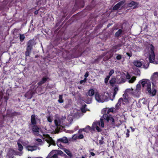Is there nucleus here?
<instances>
[{
  "label": "nucleus",
  "mask_w": 158,
  "mask_h": 158,
  "mask_svg": "<svg viewBox=\"0 0 158 158\" xmlns=\"http://www.w3.org/2000/svg\"><path fill=\"white\" fill-rule=\"evenodd\" d=\"M58 140L62 143H67L68 141L67 138L65 137H64L62 138L59 139H58Z\"/></svg>",
  "instance_id": "obj_15"
},
{
  "label": "nucleus",
  "mask_w": 158,
  "mask_h": 158,
  "mask_svg": "<svg viewBox=\"0 0 158 158\" xmlns=\"http://www.w3.org/2000/svg\"><path fill=\"white\" fill-rule=\"evenodd\" d=\"M83 131V129H80L78 131V133H81L82 132V131Z\"/></svg>",
  "instance_id": "obj_53"
},
{
  "label": "nucleus",
  "mask_w": 158,
  "mask_h": 158,
  "mask_svg": "<svg viewBox=\"0 0 158 158\" xmlns=\"http://www.w3.org/2000/svg\"><path fill=\"white\" fill-rule=\"evenodd\" d=\"M140 81L143 88L146 89L149 93L152 94V96L156 95V90L155 89H154L153 88L152 91L151 83L149 80L143 79Z\"/></svg>",
  "instance_id": "obj_2"
},
{
  "label": "nucleus",
  "mask_w": 158,
  "mask_h": 158,
  "mask_svg": "<svg viewBox=\"0 0 158 158\" xmlns=\"http://www.w3.org/2000/svg\"><path fill=\"white\" fill-rule=\"evenodd\" d=\"M86 79L85 78L84 80H81L80 81V84H82L83 82H85L86 81Z\"/></svg>",
  "instance_id": "obj_45"
},
{
  "label": "nucleus",
  "mask_w": 158,
  "mask_h": 158,
  "mask_svg": "<svg viewBox=\"0 0 158 158\" xmlns=\"http://www.w3.org/2000/svg\"><path fill=\"white\" fill-rule=\"evenodd\" d=\"M134 64L135 66L138 67H140L142 65L141 62L139 60L134 61Z\"/></svg>",
  "instance_id": "obj_18"
},
{
  "label": "nucleus",
  "mask_w": 158,
  "mask_h": 158,
  "mask_svg": "<svg viewBox=\"0 0 158 158\" xmlns=\"http://www.w3.org/2000/svg\"><path fill=\"white\" fill-rule=\"evenodd\" d=\"M110 77L107 76L105 79V82L106 83L108 82V81L110 78Z\"/></svg>",
  "instance_id": "obj_37"
},
{
  "label": "nucleus",
  "mask_w": 158,
  "mask_h": 158,
  "mask_svg": "<svg viewBox=\"0 0 158 158\" xmlns=\"http://www.w3.org/2000/svg\"><path fill=\"white\" fill-rule=\"evenodd\" d=\"M17 30L15 28L14 29V31L15 30Z\"/></svg>",
  "instance_id": "obj_62"
},
{
  "label": "nucleus",
  "mask_w": 158,
  "mask_h": 158,
  "mask_svg": "<svg viewBox=\"0 0 158 158\" xmlns=\"http://www.w3.org/2000/svg\"><path fill=\"white\" fill-rule=\"evenodd\" d=\"M90 154L92 156H94L95 155V154L94 152H90Z\"/></svg>",
  "instance_id": "obj_55"
},
{
  "label": "nucleus",
  "mask_w": 158,
  "mask_h": 158,
  "mask_svg": "<svg viewBox=\"0 0 158 158\" xmlns=\"http://www.w3.org/2000/svg\"><path fill=\"white\" fill-rule=\"evenodd\" d=\"M78 135H74L73 136V138L74 140H76L77 139H78Z\"/></svg>",
  "instance_id": "obj_48"
},
{
  "label": "nucleus",
  "mask_w": 158,
  "mask_h": 158,
  "mask_svg": "<svg viewBox=\"0 0 158 158\" xmlns=\"http://www.w3.org/2000/svg\"><path fill=\"white\" fill-rule=\"evenodd\" d=\"M113 109L110 108L108 109L107 112V114H104L103 115V118L106 120L107 122L110 123L109 127L114 128L115 127V123L114 118L108 114L110 112H113Z\"/></svg>",
  "instance_id": "obj_3"
},
{
  "label": "nucleus",
  "mask_w": 158,
  "mask_h": 158,
  "mask_svg": "<svg viewBox=\"0 0 158 158\" xmlns=\"http://www.w3.org/2000/svg\"><path fill=\"white\" fill-rule=\"evenodd\" d=\"M158 74V73L157 72H155L154 73V75H155V74Z\"/></svg>",
  "instance_id": "obj_59"
},
{
  "label": "nucleus",
  "mask_w": 158,
  "mask_h": 158,
  "mask_svg": "<svg viewBox=\"0 0 158 158\" xmlns=\"http://www.w3.org/2000/svg\"><path fill=\"white\" fill-rule=\"evenodd\" d=\"M123 101L122 98H120L118 100L117 103L115 105V107L117 109L121 105V102Z\"/></svg>",
  "instance_id": "obj_20"
},
{
  "label": "nucleus",
  "mask_w": 158,
  "mask_h": 158,
  "mask_svg": "<svg viewBox=\"0 0 158 158\" xmlns=\"http://www.w3.org/2000/svg\"><path fill=\"white\" fill-rule=\"evenodd\" d=\"M86 106V104H85L83 105L82 107H84L85 108Z\"/></svg>",
  "instance_id": "obj_58"
},
{
  "label": "nucleus",
  "mask_w": 158,
  "mask_h": 158,
  "mask_svg": "<svg viewBox=\"0 0 158 158\" xmlns=\"http://www.w3.org/2000/svg\"><path fill=\"white\" fill-rule=\"evenodd\" d=\"M102 99L103 100V102L105 101H107L109 100V99L111 100L112 101H113V99H109V98L106 95L104 94L103 95H102Z\"/></svg>",
  "instance_id": "obj_21"
},
{
  "label": "nucleus",
  "mask_w": 158,
  "mask_h": 158,
  "mask_svg": "<svg viewBox=\"0 0 158 158\" xmlns=\"http://www.w3.org/2000/svg\"><path fill=\"white\" fill-rule=\"evenodd\" d=\"M122 46V44L120 43L118 44L117 45L114 46L113 47V48L114 49H119Z\"/></svg>",
  "instance_id": "obj_27"
},
{
  "label": "nucleus",
  "mask_w": 158,
  "mask_h": 158,
  "mask_svg": "<svg viewBox=\"0 0 158 158\" xmlns=\"http://www.w3.org/2000/svg\"><path fill=\"white\" fill-rule=\"evenodd\" d=\"M127 132L126 133V138H128L129 137V136H130V134H129L130 131L128 129H127Z\"/></svg>",
  "instance_id": "obj_40"
},
{
  "label": "nucleus",
  "mask_w": 158,
  "mask_h": 158,
  "mask_svg": "<svg viewBox=\"0 0 158 158\" xmlns=\"http://www.w3.org/2000/svg\"><path fill=\"white\" fill-rule=\"evenodd\" d=\"M126 54L129 57H131L132 56V53H130L129 52H127Z\"/></svg>",
  "instance_id": "obj_47"
},
{
  "label": "nucleus",
  "mask_w": 158,
  "mask_h": 158,
  "mask_svg": "<svg viewBox=\"0 0 158 158\" xmlns=\"http://www.w3.org/2000/svg\"><path fill=\"white\" fill-rule=\"evenodd\" d=\"M117 55L116 58L117 60H120L122 58V55L119 54H117Z\"/></svg>",
  "instance_id": "obj_32"
},
{
  "label": "nucleus",
  "mask_w": 158,
  "mask_h": 158,
  "mask_svg": "<svg viewBox=\"0 0 158 158\" xmlns=\"http://www.w3.org/2000/svg\"><path fill=\"white\" fill-rule=\"evenodd\" d=\"M81 111L82 112L85 113L86 112V110L84 107H82L81 109Z\"/></svg>",
  "instance_id": "obj_44"
},
{
  "label": "nucleus",
  "mask_w": 158,
  "mask_h": 158,
  "mask_svg": "<svg viewBox=\"0 0 158 158\" xmlns=\"http://www.w3.org/2000/svg\"><path fill=\"white\" fill-rule=\"evenodd\" d=\"M57 145L59 147L61 148L63 147L62 145L61 144V142L58 140L57 142Z\"/></svg>",
  "instance_id": "obj_39"
},
{
  "label": "nucleus",
  "mask_w": 158,
  "mask_h": 158,
  "mask_svg": "<svg viewBox=\"0 0 158 158\" xmlns=\"http://www.w3.org/2000/svg\"><path fill=\"white\" fill-rule=\"evenodd\" d=\"M21 114L20 112H16V111H14L13 112H12L11 114V115L12 116H16L17 115H20Z\"/></svg>",
  "instance_id": "obj_29"
},
{
  "label": "nucleus",
  "mask_w": 158,
  "mask_h": 158,
  "mask_svg": "<svg viewBox=\"0 0 158 158\" xmlns=\"http://www.w3.org/2000/svg\"><path fill=\"white\" fill-rule=\"evenodd\" d=\"M27 148L28 150L32 151L36 149V147L35 146H31L28 145L27 147Z\"/></svg>",
  "instance_id": "obj_16"
},
{
  "label": "nucleus",
  "mask_w": 158,
  "mask_h": 158,
  "mask_svg": "<svg viewBox=\"0 0 158 158\" xmlns=\"http://www.w3.org/2000/svg\"><path fill=\"white\" fill-rule=\"evenodd\" d=\"M29 128L32 131V132L34 134L35 133H39L40 132V128L36 125H29Z\"/></svg>",
  "instance_id": "obj_6"
},
{
  "label": "nucleus",
  "mask_w": 158,
  "mask_h": 158,
  "mask_svg": "<svg viewBox=\"0 0 158 158\" xmlns=\"http://www.w3.org/2000/svg\"><path fill=\"white\" fill-rule=\"evenodd\" d=\"M38 13V10H36L34 12L35 14L37 15Z\"/></svg>",
  "instance_id": "obj_56"
},
{
  "label": "nucleus",
  "mask_w": 158,
  "mask_h": 158,
  "mask_svg": "<svg viewBox=\"0 0 158 158\" xmlns=\"http://www.w3.org/2000/svg\"><path fill=\"white\" fill-rule=\"evenodd\" d=\"M65 152L70 158L72 157L73 155L72 153L69 150H66L65 151Z\"/></svg>",
  "instance_id": "obj_30"
},
{
  "label": "nucleus",
  "mask_w": 158,
  "mask_h": 158,
  "mask_svg": "<svg viewBox=\"0 0 158 158\" xmlns=\"http://www.w3.org/2000/svg\"><path fill=\"white\" fill-rule=\"evenodd\" d=\"M79 45H77L74 48L73 50H74L75 51L77 50V49H78V48H79Z\"/></svg>",
  "instance_id": "obj_51"
},
{
  "label": "nucleus",
  "mask_w": 158,
  "mask_h": 158,
  "mask_svg": "<svg viewBox=\"0 0 158 158\" xmlns=\"http://www.w3.org/2000/svg\"><path fill=\"white\" fill-rule=\"evenodd\" d=\"M130 128L131 129V131L132 132H133L135 131V129L134 128H133L132 127H131Z\"/></svg>",
  "instance_id": "obj_54"
},
{
  "label": "nucleus",
  "mask_w": 158,
  "mask_h": 158,
  "mask_svg": "<svg viewBox=\"0 0 158 158\" xmlns=\"http://www.w3.org/2000/svg\"><path fill=\"white\" fill-rule=\"evenodd\" d=\"M111 25V24L110 23H109L107 25V27H110Z\"/></svg>",
  "instance_id": "obj_57"
},
{
  "label": "nucleus",
  "mask_w": 158,
  "mask_h": 158,
  "mask_svg": "<svg viewBox=\"0 0 158 158\" xmlns=\"http://www.w3.org/2000/svg\"><path fill=\"white\" fill-rule=\"evenodd\" d=\"M56 153L57 154V156H58V155L59 154H60L61 155H63L64 153V152L60 150H58V151L56 150Z\"/></svg>",
  "instance_id": "obj_34"
},
{
  "label": "nucleus",
  "mask_w": 158,
  "mask_h": 158,
  "mask_svg": "<svg viewBox=\"0 0 158 158\" xmlns=\"http://www.w3.org/2000/svg\"><path fill=\"white\" fill-rule=\"evenodd\" d=\"M116 79L115 78H112L110 81L109 82L111 86H113L114 85L116 82Z\"/></svg>",
  "instance_id": "obj_22"
},
{
  "label": "nucleus",
  "mask_w": 158,
  "mask_h": 158,
  "mask_svg": "<svg viewBox=\"0 0 158 158\" xmlns=\"http://www.w3.org/2000/svg\"><path fill=\"white\" fill-rule=\"evenodd\" d=\"M34 94V92L32 91H30L27 92L25 95V97L27 99H31Z\"/></svg>",
  "instance_id": "obj_12"
},
{
  "label": "nucleus",
  "mask_w": 158,
  "mask_h": 158,
  "mask_svg": "<svg viewBox=\"0 0 158 158\" xmlns=\"http://www.w3.org/2000/svg\"><path fill=\"white\" fill-rule=\"evenodd\" d=\"M114 157L113 156H111L110 157V158H113Z\"/></svg>",
  "instance_id": "obj_64"
},
{
  "label": "nucleus",
  "mask_w": 158,
  "mask_h": 158,
  "mask_svg": "<svg viewBox=\"0 0 158 158\" xmlns=\"http://www.w3.org/2000/svg\"><path fill=\"white\" fill-rule=\"evenodd\" d=\"M137 74H136V75H139V76L140 74V70L139 69H137Z\"/></svg>",
  "instance_id": "obj_49"
},
{
  "label": "nucleus",
  "mask_w": 158,
  "mask_h": 158,
  "mask_svg": "<svg viewBox=\"0 0 158 158\" xmlns=\"http://www.w3.org/2000/svg\"><path fill=\"white\" fill-rule=\"evenodd\" d=\"M139 3L134 1H131L130 2L127 4V6L129 7H132L133 6V9H135L138 7Z\"/></svg>",
  "instance_id": "obj_8"
},
{
  "label": "nucleus",
  "mask_w": 158,
  "mask_h": 158,
  "mask_svg": "<svg viewBox=\"0 0 158 158\" xmlns=\"http://www.w3.org/2000/svg\"><path fill=\"white\" fill-rule=\"evenodd\" d=\"M35 140L37 142H41L42 141V140L41 139H35Z\"/></svg>",
  "instance_id": "obj_50"
},
{
  "label": "nucleus",
  "mask_w": 158,
  "mask_h": 158,
  "mask_svg": "<svg viewBox=\"0 0 158 158\" xmlns=\"http://www.w3.org/2000/svg\"><path fill=\"white\" fill-rule=\"evenodd\" d=\"M81 51V50H80V49H79V50H77V52H80Z\"/></svg>",
  "instance_id": "obj_60"
},
{
  "label": "nucleus",
  "mask_w": 158,
  "mask_h": 158,
  "mask_svg": "<svg viewBox=\"0 0 158 158\" xmlns=\"http://www.w3.org/2000/svg\"><path fill=\"white\" fill-rule=\"evenodd\" d=\"M47 121L49 123H51L52 121V119L50 116L47 117Z\"/></svg>",
  "instance_id": "obj_38"
},
{
  "label": "nucleus",
  "mask_w": 158,
  "mask_h": 158,
  "mask_svg": "<svg viewBox=\"0 0 158 158\" xmlns=\"http://www.w3.org/2000/svg\"><path fill=\"white\" fill-rule=\"evenodd\" d=\"M123 102H128V100L126 98H124L123 99V101H122Z\"/></svg>",
  "instance_id": "obj_52"
},
{
  "label": "nucleus",
  "mask_w": 158,
  "mask_h": 158,
  "mask_svg": "<svg viewBox=\"0 0 158 158\" xmlns=\"http://www.w3.org/2000/svg\"><path fill=\"white\" fill-rule=\"evenodd\" d=\"M151 47L150 48V50L151 51L152 53H154V47L151 44Z\"/></svg>",
  "instance_id": "obj_36"
},
{
  "label": "nucleus",
  "mask_w": 158,
  "mask_h": 158,
  "mask_svg": "<svg viewBox=\"0 0 158 158\" xmlns=\"http://www.w3.org/2000/svg\"><path fill=\"white\" fill-rule=\"evenodd\" d=\"M63 95H59V99L58 102L60 103H62L64 102V100L63 99Z\"/></svg>",
  "instance_id": "obj_23"
},
{
  "label": "nucleus",
  "mask_w": 158,
  "mask_h": 158,
  "mask_svg": "<svg viewBox=\"0 0 158 158\" xmlns=\"http://www.w3.org/2000/svg\"><path fill=\"white\" fill-rule=\"evenodd\" d=\"M114 73V70L113 69L111 70L109 73V75H108L109 77H110Z\"/></svg>",
  "instance_id": "obj_35"
},
{
  "label": "nucleus",
  "mask_w": 158,
  "mask_h": 158,
  "mask_svg": "<svg viewBox=\"0 0 158 158\" xmlns=\"http://www.w3.org/2000/svg\"><path fill=\"white\" fill-rule=\"evenodd\" d=\"M89 76V72H86L85 75H84V77L85 78H86L88 76Z\"/></svg>",
  "instance_id": "obj_46"
},
{
  "label": "nucleus",
  "mask_w": 158,
  "mask_h": 158,
  "mask_svg": "<svg viewBox=\"0 0 158 158\" xmlns=\"http://www.w3.org/2000/svg\"><path fill=\"white\" fill-rule=\"evenodd\" d=\"M44 84V83H43V82L41 80L40 81L37 83V85L39 86H41L43 85Z\"/></svg>",
  "instance_id": "obj_42"
},
{
  "label": "nucleus",
  "mask_w": 158,
  "mask_h": 158,
  "mask_svg": "<svg viewBox=\"0 0 158 158\" xmlns=\"http://www.w3.org/2000/svg\"><path fill=\"white\" fill-rule=\"evenodd\" d=\"M25 39L24 35L23 34H19V39L21 42H23Z\"/></svg>",
  "instance_id": "obj_28"
},
{
  "label": "nucleus",
  "mask_w": 158,
  "mask_h": 158,
  "mask_svg": "<svg viewBox=\"0 0 158 158\" xmlns=\"http://www.w3.org/2000/svg\"><path fill=\"white\" fill-rule=\"evenodd\" d=\"M118 90V87H115L114 90V93L113 95V98L114 99L116 95V94L117 93V92Z\"/></svg>",
  "instance_id": "obj_24"
},
{
  "label": "nucleus",
  "mask_w": 158,
  "mask_h": 158,
  "mask_svg": "<svg viewBox=\"0 0 158 158\" xmlns=\"http://www.w3.org/2000/svg\"><path fill=\"white\" fill-rule=\"evenodd\" d=\"M155 59V54L154 53H152L149 57V60L150 62L151 63H153Z\"/></svg>",
  "instance_id": "obj_17"
},
{
  "label": "nucleus",
  "mask_w": 158,
  "mask_h": 158,
  "mask_svg": "<svg viewBox=\"0 0 158 158\" xmlns=\"http://www.w3.org/2000/svg\"><path fill=\"white\" fill-rule=\"evenodd\" d=\"M95 98L96 100L99 102H103V100L102 99V95H100L98 92L95 94Z\"/></svg>",
  "instance_id": "obj_10"
},
{
  "label": "nucleus",
  "mask_w": 158,
  "mask_h": 158,
  "mask_svg": "<svg viewBox=\"0 0 158 158\" xmlns=\"http://www.w3.org/2000/svg\"><path fill=\"white\" fill-rule=\"evenodd\" d=\"M54 122L56 126L58 127L59 125L58 124L57 121L56 120H55Z\"/></svg>",
  "instance_id": "obj_43"
},
{
  "label": "nucleus",
  "mask_w": 158,
  "mask_h": 158,
  "mask_svg": "<svg viewBox=\"0 0 158 158\" xmlns=\"http://www.w3.org/2000/svg\"><path fill=\"white\" fill-rule=\"evenodd\" d=\"M123 31L121 29H119L118 31L115 33L114 37L115 38H118L121 35Z\"/></svg>",
  "instance_id": "obj_14"
},
{
  "label": "nucleus",
  "mask_w": 158,
  "mask_h": 158,
  "mask_svg": "<svg viewBox=\"0 0 158 158\" xmlns=\"http://www.w3.org/2000/svg\"><path fill=\"white\" fill-rule=\"evenodd\" d=\"M36 44L35 42L33 40H30L27 43V47L26 51L25 52V54L26 57L29 56L31 52L32 49V47Z\"/></svg>",
  "instance_id": "obj_4"
},
{
  "label": "nucleus",
  "mask_w": 158,
  "mask_h": 158,
  "mask_svg": "<svg viewBox=\"0 0 158 158\" xmlns=\"http://www.w3.org/2000/svg\"><path fill=\"white\" fill-rule=\"evenodd\" d=\"M46 139L45 140L49 144L48 147H49L51 145H55V142L53 140L52 138L48 134L46 135Z\"/></svg>",
  "instance_id": "obj_7"
},
{
  "label": "nucleus",
  "mask_w": 158,
  "mask_h": 158,
  "mask_svg": "<svg viewBox=\"0 0 158 158\" xmlns=\"http://www.w3.org/2000/svg\"><path fill=\"white\" fill-rule=\"evenodd\" d=\"M31 117V124L30 125H36L37 122L35 118V115H32Z\"/></svg>",
  "instance_id": "obj_13"
},
{
  "label": "nucleus",
  "mask_w": 158,
  "mask_h": 158,
  "mask_svg": "<svg viewBox=\"0 0 158 158\" xmlns=\"http://www.w3.org/2000/svg\"><path fill=\"white\" fill-rule=\"evenodd\" d=\"M127 78L128 79H129L130 78V75H129V77H127Z\"/></svg>",
  "instance_id": "obj_61"
},
{
  "label": "nucleus",
  "mask_w": 158,
  "mask_h": 158,
  "mask_svg": "<svg viewBox=\"0 0 158 158\" xmlns=\"http://www.w3.org/2000/svg\"><path fill=\"white\" fill-rule=\"evenodd\" d=\"M101 138V139L99 140V144L100 145H102V144H103L104 143V142L103 141L104 138L103 137H102Z\"/></svg>",
  "instance_id": "obj_33"
},
{
  "label": "nucleus",
  "mask_w": 158,
  "mask_h": 158,
  "mask_svg": "<svg viewBox=\"0 0 158 158\" xmlns=\"http://www.w3.org/2000/svg\"><path fill=\"white\" fill-rule=\"evenodd\" d=\"M77 136H78L77 138H78V139H82L83 138H84V136L82 134H79Z\"/></svg>",
  "instance_id": "obj_41"
},
{
  "label": "nucleus",
  "mask_w": 158,
  "mask_h": 158,
  "mask_svg": "<svg viewBox=\"0 0 158 158\" xmlns=\"http://www.w3.org/2000/svg\"><path fill=\"white\" fill-rule=\"evenodd\" d=\"M136 79V77L133 76L131 77V79L128 82L130 83H132L135 81Z\"/></svg>",
  "instance_id": "obj_26"
},
{
  "label": "nucleus",
  "mask_w": 158,
  "mask_h": 158,
  "mask_svg": "<svg viewBox=\"0 0 158 158\" xmlns=\"http://www.w3.org/2000/svg\"><path fill=\"white\" fill-rule=\"evenodd\" d=\"M17 144L19 150L20 151H22L23 149V147L22 145L19 142L17 143Z\"/></svg>",
  "instance_id": "obj_25"
},
{
  "label": "nucleus",
  "mask_w": 158,
  "mask_h": 158,
  "mask_svg": "<svg viewBox=\"0 0 158 158\" xmlns=\"http://www.w3.org/2000/svg\"><path fill=\"white\" fill-rule=\"evenodd\" d=\"M94 94V91L93 89H90L87 92V95L89 96H92Z\"/></svg>",
  "instance_id": "obj_19"
},
{
  "label": "nucleus",
  "mask_w": 158,
  "mask_h": 158,
  "mask_svg": "<svg viewBox=\"0 0 158 158\" xmlns=\"http://www.w3.org/2000/svg\"><path fill=\"white\" fill-rule=\"evenodd\" d=\"M98 125L101 126L102 128L104 127V124L103 118H101L100 121L94 122L92 124V127L89 125L86 126L85 128H83V131L88 132L89 131H91L92 130H94L96 129L98 132H100L102 130L98 127Z\"/></svg>",
  "instance_id": "obj_1"
},
{
  "label": "nucleus",
  "mask_w": 158,
  "mask_h": 158,
  "mask_svg": "<svg viewBox=\"0 0 158 158\" xmlns=\"http://www.w3.org/2000/svg\"><path fill=\"white\" fill-rule=\"evenodd\" d=\"M125 1H121L115 5L113 8V10H118L120 7L122 5H123Z\"/></svg>",
  "instance_id": "obj_11"
},
{
  "label": "nucleus",
  "mask_w": 158,
  "mask_h": 158,
  "mask_svg": "<svg viewBox=\"0 0 158 158\" xmlns=\"http://www.w3.org/2000/svg\"><path fill=\"white\" fill-rule=\"evenodd\" d=\"M81 158H85V157H84V156H82Z\"/></svg>",
  "instance_id": "obj_63"
},
{
  "label": "nucleus",
  "mask_w": 158,
  "mask_h": 158,
  "mask_svg": "<svg viewBox=\"0 0 158 158\" xmlns=\"http://www.w3.org/2000/svg\"><path fill=\"white\" fill-rule=\"evenodd\" d=\"M136 86V88L134 90L132 89H127L126 91L127 92H128V91L131 90V92L133 93V94L135 95L136 96H137L138 95H139L140 93V90L141 87L140 84V81L139 82Z\"/></svg>",
  "instance_id": "obj_5"
},
{
  "label": "nucleus",
  "mask_w": 158,
  "mask_h": 158,
  "mask_svg": "<svg viewBox=\"0 0 158 158\" xmlns=\"http://www.w3.org/2000/svg\"><path fill=\"white\" fill-rule=\"evenodd\" d=\"M49 78L46 77H44L41 80L43 82V83H45L48 79Z\"/></svg>",
  "instance_id": "obj_31"
},
{
  "label": "nucleus",
  "mask_w": 158,
  "mask_h": 158,
  "mask_svg": "<svg viewBox=\"0 0 158 158\" xmlns=\"http://www.w3.org/2000/svg\"><path fill=\"white\" fill-rule=\"evenodd\" d=\"M56 150H53L48 155L46 158H58L57 154L56 153Z\"/></svg>",
  "instance_id": "obj_9"
}]
</instances>
